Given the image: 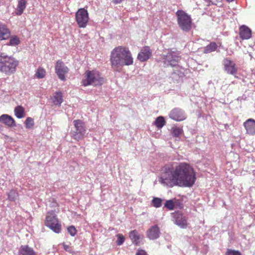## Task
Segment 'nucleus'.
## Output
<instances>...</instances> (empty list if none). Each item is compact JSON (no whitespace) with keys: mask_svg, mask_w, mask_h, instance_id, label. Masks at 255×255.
Instances as JSON below:
<instances>
[{"mask_svg":"<svg viewBox=\"0 0 255 255\" xmlns=\"http://www.w3.org/2000/svg\"><path fill=\"white\" fill-rule=\"evenodd\" d=\"M226 255H242V254L237 250L228 249L226 251Z\"/></svg>","mask_w":255,"mask_h":255,"instance_id":"nucleus-35","label":"nucleus"},{"mask_svg":"<svg viewBox=\"0 0 255 255\" xmlns=\"http://www.w3.org/2000/svg\"><path fill=\"white\" fill-rule=\"evenodd\" d=\"M51 100L55 106H60L63 102V94L60 91L55 92L51 98Z\"/></svg>","mask_w":255,"mask_h":255,"instance_id":"nucleus-19","label":"nucleus"},{"mask_svg":"<svg viewBox=\"0 0 255 255\" xmlns=\"http://www.w3.org/2000/svg\"><path fill=\"white\" fill-rule=\"evenodd\" d=\"M67 231L72 236H74L77 234V231L74 226L72 225L67 228Z\"/></svg>","mask_w":255,"mask_h":255,"instance_id":"nucleus-33","label":"nucleus"},{"mask_svg":"<svg viewBox=\"0 0 255 255\" xmlns=\"http://www.w3.org/2000/svg\"><path fill=\"white\" fill-rule=\"evenodd\" d=\"M227 1H233V0H227Z\"/></svg>","mask_w":255,"mask_h":255,"instance_id":"nucleus-43","label":"nucleus"},{"mask_svg":"<svg viewBox=\"0 0 255 255\" xmlns=\"http://www.w3.org/2000/svg\"><path fill=\"white\" fill-rule=\"evenodd\" d=\"M74 127L76 128H79V127H82L84 126V124L82 121L78 120L74 121Z\"/></svg>","mask_w":255,"mask_h":255,"instance_id":"nucleus-36","label":"nucleus"},{"mask_svg":"<svg viewBox=\"0 0 255 255\" xmlns=\"http://www.w3.org/2000/svg\"><path fill=\"white\" fill-rule=\"evenodd\" d=\"M55 71L60 80L65 81L66 80L65 75L69 73V69L63 61L58 60L56 61L55 66Z\"/></svg>","mask_w":255,"mask_h":255,"instance_id":"nucleus-8","label":"nucleus"},{"mask_svg":"<svg viewBox=\"0 0 255 255\" xmlns=\"http://www.w3.org/2000/svg\"><path fill=\"white\" fill-rule=\"evenodd\" d=\"M162 200L161 198H159V197H154L152 199L151 203L152 206L155 208L160 207L162 205Z\"/></svg>","mask_w":255,"mask_h":255,"instance_id":"nucleus-28","label":"nucleus"},{"mask_svg":"<svg viewBox=\"0 0 255 255\" xmlns=\"http://www.w3.org/2000/svg\"><path fill=\"white\" fill-rule=\"evenodd\" d=\"M117 237L118 240H117V244L118 246H121V245H122L123 243H124L125 238L124 235H122V234H118Z\"/></svg>","mask_w":255,"mask_h":255,"instance_id":"nucleus-32","label":"nucleus"},{"mask_svg":"<svg viewBox=\"0 0 255 255\" xmlns=\"http://www.w3.org/2000/svg\"><path fill=\"white\" fill-rule=\"evenodd\" d=\"M218 46L216 42H211L208 45L204 47V53H210V52L215 51L217 49Z\"/></svg>","mask_w":255,"mask_h":255,"instance_id":"nucleus-24","label":"nucleus"},{"mask_svg":"<svg viewBox=\"0 0 255 255\" xmlns=\"http://www.w3.org/2000/svg\"><path fill=\"white\" fill-rule=\"evenodd\" d=\"M212 1V2L213 3H216L217 2H220V1H222V0H211Z\"/></svg>","mask_w":255,"mask_h":255,"instance_id":"nucleus-42","label":"nucleus"},{"mask_svg":"<svg viewBox=\"0 0 255 255\" xmlns=\"http://www.w3.org/2000/svg\"><path fill=\"white\" fill-rule=\"evenodd\" d=\"M154 124L156 127H157V128H161V127L164 126L165 124V121L164 117H158L156 119H155Z\"/></svg>","mask_w":255,"mask_h":255,"instance_id":"nucleus-25","label":"nucleus"},{"mask_svg":"<svg viewBox=\"0 0 255 255\" xmlns=\"http://www.w3.org/2000/svg\"><path fill=\"white\" fill-rule=\"evenodd\" d=\"M27 1L26 0H19L18 2L15 13L17 15H22L26 7Z\"/></svg>","mask_w":255,"mask_h":255,"instance_id":"nucleus-22","label":"nucleus"},{"mask_svg":"<svg viewBox=\"0 0 255 255\" xmlns=\"http://www.w3.org/2000/svg\"><path fill=\"white\" fill-rule=\"evenodd\" d=\"M18 255H36V252L28 245H21L18 250Z\"/></svg>","mask_w":255,"mask_h":255,"instance_id":"nucleus-18","label":"nucleus"},{"mask_svg":"<svg viewBox=\"0 0 255 255\" xmlns=\"http://www.w3.org/2000/svg\"><path fill=\"white\" fill-rule=\"evenodd\" d=\"M110 61L113 71L120 72L123 66L133 64V59L128 47L118 46L111 50Z\"/></svg>","mask_w":255,"mask_h":255,"instance_id":"nucleus-2","label":"nucleus"},{"mask_svg":"<svg viewBox=\"0 0 255 255\" xmlns=\"http://www.w3.org/2000/svg\"><path fill=\"white\" fill-rule=\"evenodd\" d=\"M14 114L17 118L21 119L25 117V109L22 106H18L14 109Z\"/></svg>","mask_w":255,"mask_h":255,"instance_id":"nucleus-23","label":"nucleus"},{"mask_svg":"<svg viewBox=\"0 0 255 255\" xmlns=\"http://www.w3.org/2000/svg\"><path fill=\"white\" fill-rule=\"evenodd\" d=\"M20 42V41L19 37L16 36V35H14V36L10 37L9 42L7 44L11 46H16L17 45V44H19Z\"/></svg>","mask_w":255,"mask_h":255,"instance_id":"nucleus-27","label":"nucleus"},{"mask_svg":"<svg viewBox=\"0 0 255 255\" xmlns=\"http://www.w3.org/2000/svg\"><path fill=\"white\" fill-rule=\"evenodd\" d=\"M13 193V191H10L9 195H8V198L10 199V200H12V201H13V200H14V198L13 197H11L10 196V195L11 194H12Z\"/></svg>","mask_w":255,"mask_h":255,"instance_id":"nucleus-41","label":"nucleus"},{"mask_svg":"<svg viewBox=\"0 0 255 255\" xmlns=\"http://www.w3.org/2000/svg\"><path fill=\"white\" fill-rule=\"evenodd\" d=\"M172 218V221L176 225L182 228H187L188 223L186 217L182 213L175 212L171 214Z\"/></svg>","mask_w":255,"mask_h":255,"instance_id":"nucleus-10","label":"nucleus"},{"mask_svg":"<svg viewBox=\"0 0 255 255\" xmlns=\"http://www.w3.org/2000/svg\"><path fill=\"white\" fill-rule=\"evenodd\" d=\"M76 21L79 27H86L89 21V14L85 8H79L75 13Z\"/></svg>","mask_w":255,"mask_h":255,"instance_id":"nucleus-7","label":"nucleus"},{"mask_svg":"<svg viewBox=\"0 0 255 255\" xmlns=\"http://www.w3.org/2000/svg\"><path fill=\"white\" fill-rule=\"evenodd\" d=\"M175 14L177 17V22L180 29L183 31H190L193 24L191 15L183 10H177Z\"/></svg>","mask_w":255,"mask_h":255,"instance_id":"nucleus-4","label":"nucleus"},{"mask_svg":"<svg viewBox=\"0 0 255 255\" xmlns=\"http://www.w3.org/2000/svg\"><path fill=\"white\" fill-rule=\"evenodd\" d=\"M180 58L173 52L168 53L164 58V64L172 66H176Z\"/></svg>","mask_w":255,"mask_h":255,"instance_id":"nucleus-12","label":"nucleus"},{"mask_svg":"<svg viewBox=\"0 0 255 255\" xmlns=\"http://www.w3.org/2000/svg\"><path fill=\"white\" fill-rule=\"evenodd\" d=\"M169 116L171 118L176 121H182L184 120V119L185 118V117L182 110L177 108L173 109L171 111Z\"/></svg>","mask_w":255,"mask_h":255,"instance_id":"nucleus-17","label":"nucleus"},{"mask_svg":"<svg viewBox=\"0 0 255 255\" xmlns=\"http://www.w3.org/2000/svg\"><path fill=\"white\" fill-rule=\"evenodd\" d=\"M239 35L242 39H250L252 37V30L246 25H241L239 27Z\"/></svg>","mask_w":255,"mask_h":255,"instance_id":"nucleus-15","label":"nucleus"},{"mask_svg":"<svg viewBox=\"0 0 255 255\" xmlns=\"http://www.w3.org/2000/svg\"><path fill=\"white\" fill-rule=\"evenodd\" d=\"M182 128H173V130L172 131L173 136H179L182 133Z\"/></svg>","mask_w":255,"mask_h":255,"instance_id":"nucleus-34","label":"nucleus"},{"mask_svg":"<svg viewBox=\"0 0 255 255\" xmlns=\"http://www.w3.org/2000/svg\"><path fill=\"white\" fill-rule=\"evenodd\" d=\"M224 70L227 74L235 75L238 72V67L235 61L229 58H225L223 60Z\"/></svg>","mask_w":255,"mask_h":255,"instance_id":"nucleus-9","label":"nucleus"},{"mask_svg":"<svg viewBox=\"0 0 255 255\" xmlns=\"http://www.w3.org/2000/svg\"><path fill=\"white\" fill-rule=\"evenodd\" d=\"M124 0H113L112 2L115 3V4H118V3H120L122 2Z\"/></svg>","mask_w":255,"mask_h":255,"instance_id":"nucleus-38","label":"nucleus"},{"mask_svg":"<svg viewBox=\"0 0 255 255\" xmlns=\"http://www.w3.org/2000/svg\"><path fill=\"white\" fill-rule=\"evenodd\" d=\"M63 246H64V249H65V250L66 251H69L68 249L69 248V246H68V245H66V244H63Z\"/></svg>","mask_w":255,"mask_h":255,"instance_id":"nucleus-40","label":"nucleus"},{"mask_svg":"<svg viewBox=\"0 0 255 255\" xmlns=\"http://www.w3.org/2000/svg\"><path fill=\"white\" fill-rule=\"evenodd\" d=\"M46 74V71L44 68L40 67H38L35 72V76L36 78L40 79V78H45Z\"/></svg>","mask_w":255,"mask_h":255,"instance_id":"nucleus-26","label":"nucleus"},{"mask_svg":"<svg viewBox=\"0 0 255 255\" xmlns=\"http://www.w3.org/2000/svg\"><path fill=\"white\" fill-rule=\"evenodd\" d=\"M19 62L14 58L0 55V71L6 74L14 73Z\"/></svg>","mask_w":255,"mask_h":255,"instance_id":"nucleus-3","label":"nucleus"},{"mask_svg":"<svg viewBox=\"0 0 255 255\" xmlns=\"http://www.w3.org/2000/svg\"><path fill=\"white\" fill-rule=\"evenodd\" d=\"M136 255H148L147 252L144 250H138Z\"/></svg>","mask_w":255,"mask_h":255,"instance_id":"nucleus-37","label":"nucleus"},{"mask_svg":"<svg viewBox=\"0 0 255 255\" xmlns=\"http://www.w3.org/2000/svg\"><path fill=\"white\" fill-rule=\"evenodd\" d=\"M129 237L134 246H138L141 243V240L143 238V236L139 235L136 230L129 232Z\"/></svg>","mask_w":255,"mask_h":255,"instance_id":"nucleus-14","label":"nucleus"},{"mask_svg":"<svg viewBox=\"0 0 255 255\" xmlns=\"http://www.w3.org/2000/svg\"><path fill=\"white\" fill-rule=\"evenodd\" d=\"M160 234L158 225H154L146 231V236L150 240H155L159 238Z\"/></svg>","mask_w":255,"mask_h":255,"instance_id":"nucleus-13","label":"nucleus"},{"mask_svg":"<svg viewBox=\"0 0 255 255\" xmlns=\"http://www.w3.org/2000/svg\"><path fill=\"white\" fill-rule=\"evenodd\" d=\"M0 122L6 125V126L12 127H15V122L11 116L7 114H3L0 116Z\"/></svg>","mask_w":255,"mask_h":255,"instance_id":"nucleus-16","label":"nucleus"},{"mask_svg":"<svg viewBox=\"0 0 255 255\" xmlns=\"http://www.w3.org/2000/svg\"><path fill=\"white\" fill-rule=\"evenodd\" d=\"M152 55V51L148 46H145L137 54V58L141 62L146 61Z\"/></svg>","mask_w":255,"mask_h":255,"instance_id":"nucleus-11","label":"nucleus"},{"mask_svg":"<svg viewBox=\"0 0 255 255\" xmlns=\"http://www.w3.org/2000/svg\"><path fill=\"white\" fill-rule=\"evenodd\" d=\"M25 123L26 127H33L34 125V119H33L32 118H30V117H28L26 119Z\"/></svg>","mask_w":255,"mask_h":255,"instance_id":"nucleus-31","label":"nucleus"},{"mask_svg":"<svg viewBox=\"0 0 255 255\" xmlns=\"http://www.w3.org/2000/svg\"><path fill=\"white\" fill-rule=\"evenodd\" d=\"M52 207H58V204L57 202H56V201H53L52 203V205H51Z\"/></svg>","mask_w":255,"mask_h":255,"instance_id":"nucleus-39","label":"nucleus"},{"mask_svg":"<svg viewBox=\"0 0 255 255\" xmlns=\"http://www.w3.org/2000/svg\"><path fill=\"white\" fill-rule=\"evenodd\" d=\"M196 179V173L193 167L188 163L181 162L164 166L159 181L169 187L174 186L192 187Z\"/></svg>","mask_w":255,"mask_h":255,"instance_id":"nucleus-1","label":"nucleus"},{"mask_svg":"<svg viewBox=\"0 0 255 255\" xmlns=\"http://www.w3.org/2000/svg\"><path fill=\"white\" fill-rule=\"evenodd\" d=\"M164 207L168 209L173 210L174 209L175 203L173 200H167L164 204Z\"/></svg>","mask_w":255,"mask_h":255,"instance_id":"nucleus-30","label":"nucleus"},{"mask_svg":"<svg viewBox=\"0 0 255 255\" xmlns=\"http://www.w3.org/2000/svg\"><path fill=\"white\" fill-rule=\"evenodd\" d=\"M59 209L57 211H50L47 213L45 220V224L53 232L56 233H60L61 231V225L59 220L58 219L55 213H58Z\"/></svg>","mask_w":255,"mask_h":255,"instance_id":"nucleus-5","label":"nucleus"},{"mask_svg":"<svg viewBox=\"0 0 255 255\" xmlns=\"http://www.w3.org/2000/svg\"><path fill=\"white\" fill-rule=\"evenodd\" d=\"M85 75V78L82 81V83L84 86H89V85L97 86V85L103 84V79L99 72L97 71H87Z\"/></svg>","mask_w":255,"mask_h":255,"instance_id":"nucleus-6","label":"nucleus"},{"mask_svg":"<svg viewBox=\"0 0 255 255\" xmlns=\"http://www.w3.org/2000/svg\"><path fill=\"white\" fill-rule=\"evenodd\" d=\"M85 132V128H75L71 131V135L73 138L76 139V140H79V139L83 138Z\"/></svg>","mask_w":255,"mask_h":255,"instance_id":"nucleus-21","label":"nucleus"},{"mask_svg":"<svg viewBox=\"0 0 255 255\" xmlns=\"http://www.w3.org/2000/svg\"><path fill=\"white\" fill-rule=\"evenodd\" d=\"M10 32L6 25L0 22V40L7 39L10 37Z\"/></svg>","mask_w":255,"mask_h":255,"instance_id":"nucleus-20","label":"nucleus"},{"mask_svg":"<svg viewBox=\"0 0 255 255\" xmlns=\"http://www.w3.org/2000/svg\"><path fill=\"white\" fill-rule=\"evenodd\" d=\"M244 127L246 128H255V120L253 119H249L245 122Z\"/></svg>","mask_w":255,"mask_h":255,"instance_id":"nucleus-29","label":"nucleus"}]
</instances>
